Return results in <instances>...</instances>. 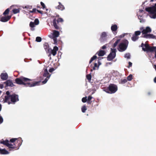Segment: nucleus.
I'll return each mask as SVG.
<instances>
[{
	"instance_id": "14",
	"label": "nucleus",
	"mask_w": 156,
	"mask_h": 156,
	"mask_svg": "<svg viewBox=\"0 0 156 156\" xmlns=\"http://www.w3.org/2000/svg\"><path fill=\"white\" fill-rule=\"evenodd\" d=\"M58 5L55 7V8L59 10L62 11L65 9L64 6L60 2L58 3Z\"/></svg>"
},
{
	"instance_id": "51",
	"label": "nucleus",
	"mask_w": 156,
	"mask_h": 156,
	"mask_svg": "<svg viewBox=\"0 0 156 156\" xmlns=\"http://www.w3.org/2000/svg\"><path fill=\"white\" fill-rule=\"evenodd\" d=\"M3 87V86L2 84H0V88L2 89Z\"/></svg>"
},
{
	"instance_id": "3",
	"label": "nucleus",
	"mask_w": 156,
	"mask_h": 156,
	"mask_svg": "<svg viewBox=\"0 0 156 156\" xmlns=\"http://www.w3.org/2000/svg\"><path fill=\"white\" fill-rule=\"evenodd\" d=\"M140 30L142 31V37L146 38H156V37L153 34H147L148 33L151 32V29L149 27H146L145 29H143V27H140Z\"/></svg>"
},
{
	"instance_id": "49",
	"label": "nucleus",
	"mask_w": 156,
	"mask_h": 156,
	"mask_svg": "<svg viewBox=\"0 0 156 156\" xmlns=\"http://www.w3.org/2000/svg\"><path fill=\"white\" fill-rule=\"evenodd\" d=\"M106 46L105 45H104L102 47V48L103 49H104L106 48Z\"/></svg>"
},
{
	"instance_id": "10",
	"label": "nucleus",
	"mask_w": 156,
	"mask_h": 156,
	"mask_svg": "<svg viewBox=\"0 0 156 156\" xmlns=\"http://www.w3.org/2000/svg\"><path fill=\"white\" fill-rule=\"evenodd\" d=\"M58 50V47L55 46L54 47L53 49L52 50L51 49H49L48 50V52L49 54V55H51V54L53 56H55L57 53V51Z\"/></svg>"
},
{
	"instance_id": "31",
	"label": "nucleus",
	"mask_w": 156,
	"mask_h": 156,
	"mask_svg": "<svg viewBox=\"0 0 156 156\" xmlns=\"http://www.w3.org/2000/svg\"><path fill=\"white\" fill-rule=\"evenodd\" d=\"M132 79V75L130 74L127 77V80L128 81H130Z\"/></svg>"
},
{
	"instance_id": "33",
	"label": "nucleus",
	"mask_w": 156,
	"mask_h": 156,
	"mask_svg": "<svg viewBox=\"0 0 156 156\" xmlns=\"http://www.w3.org/2000/svg\"><path fill=\"white\" fill-rule=\"evenodd\" d=\"M92 98V97L91 96H89L87 98V103L89 104L90 103V101Z\"/></svg>"
},
{
	"instance_id": "45",
	"label": "nucleus",
	"mask_w": 156,
	"mask_h": 156,
	"mask_svg": "<svg viewBox=\"0 0 156 156\" xmlns=\"http://www.w3.org/2000/svg\"><path fill=\"white\" fill-rule=\"evenodd\" d=\"M36 11H37V10L36 9H33L32 10L30 11V12L31 13L35 12Z\"/></svg>"
},
{
	"instance_id": "30",
	"label": "nucleus",
	"mask_w": 156,
	"mask_h": 156,
	"mask_svg": "<svg viewBox=\"0 0 156 156\" xmlns=\"http://www.w3.org/2000/svg\"><path fill=\"white\" fill-rule=\"evenodd\" d=\"M9 8L7 9L5 11L3 12V14L4 15L8 14L9 13Z\"/></svg>"
},
{
	"instance_id": "22",
	"label": "nucleus",
	"mask_w": 156,
	"mask_h": 156,
	"mask_svg": "<svg viewBox=\"0 0 156 156\" xmlns=\"http://www.w3.org/2000/svg\"><path fill=\"white\" fill-rule=\"evenodd\" d=\"M98 55L99 56H103L105 53V52L104 51L100 50L97 53Z\"/></svg>"
},
{
	"instance_id": "46",
	"label": "nucleus",
	"mask_w": 156,
	"mask_h": 156,
	"mask_svg": "<svg viewBox=\"0 0 156 156\" xmlns=\"http://www.w3.org/2000/svg\"><path fill=\"white\" fill-rule=\"evenodd\" d=\"M54 41V44H55L57 43V38H53Z\"/></svg>"
},
{
	"instance_id": "4",
	"label": "nucleus",
	"mask_w": 156,
	"mask_h": 156,
	"mask_svg": "<svg viewBox=\"0 0 156 156\" xmlns=\"http://www.w3.org/2000/svg\"><path fill=\"white\" fill-rule=\"evenodd\" d=\"M145 9L148 12L150 18H156V3L152 7L146 8Z\"/></svg>"
},
{
	"instance_id": "42",
	"label": "nucleus",
	"mask_w": 156,
	"mask_h": 156,
	"mask_svg": "<svg viewBox=\"0 0 156 156\" xmlns=\"http://www.w3.org/2000/svg\"><path fill=\"white\" fill-rule=\"evenodd\" d=\"M41 4L42 6V7L43 9H44L45 7V6L44 4L42 2H41Z\"/></svg>"
},
{
	"instance_id": "24",
	"label": "nucleus",
	"mask_w": 156,
	"mask_h": 156,
	"mask_svg": "<svg viewBox=\"0 0 156 156\" xmlns=\"http://www.w3.org/2000/svg\"><path fill=\"white\" fill-rule=\"evenodd\" d=\"M53 25L55 28L56 29H58L59 28V27L57 25L56 23V20L54 19L53 21Z\"/></svg>"
},
{
	"instance_id": "9",
	"label": "nucleus",
	"mask_w": 156,
	"mask_h": 156,
	"mask_svg": "<svg viewBox=\"0 0 156 156\" xmlns=\"http://www.w3.org/2000/svg\"><path fill=\"white\" fill-rule=\"evenodd\" d=\"M43 76L44 77H46V78L44 80L42 81V83L45 84L47 82L51 76V75L49 74L48 72V70L46 69H44Z\"/></svg>"
},
{
	"instance_id": "43",
	"label": "nucleus",
	"mask_w": 156,
	"mask_h": 156,
	"mask_svg": "<svg viewBox=\"0 0 156 156\" xmlns=\"http://www.w3.org/2000/svg\"><path fill=\"white\" fill-rule=\"evenodd\" d=\"M127 34H127V33L124 34H123L120 35L119 37L122 38V37H124L125 35H127Z\"/></svg>"
},
{
	"instance_id": "47",
	"label": "nucleus",
	"mask_w": 156,
	"mask_h": 156,
	"mask_svg": "<svg viewBox=\"0 0 156 156\" xmlns=\"http://www.w3.org/2000/svg\"><path fill=\"white\" fill-rule=\"evenodd\" d=\"M54 70V69L53 68H51L49 69V72H53Z\"/></svg>"
},
{
	"instance_id": "20",
	"label": "nucleus",
	"mask_w": 156,
	"mask_h": 156,
	"mask_svg": "<svg viewBox=\"0 0 156 156\" xmlns=\"http://www.w3.org/2000/svg\"><path fill=\"white\" fill-rule=\"evenodd\" d=\"M4 83L6 84V86H7L12 87L13 86V84L12 81L10 80H8Z\"/></svg>"
},
{
	"instance_id": "21",
	"label": "nucleus",
	"mask_w": 156,
	"mask_h": 156,
	"mask_svg": "<svg viewBox=\"0 0 156 156\" xmlns=\"http://www.w3.org/2000/svg\"><path fill=\"white\" fill-rule=\"evenodd\" d=\"M8 142H9V141L8 140H4L3 139H2L0 141V143L1 144H3L4 145H5L6 146Z\"/></svg>"
},
{
	"instance_id": "53",
	"label": "nucleus",
	"mask_w": 156,
	"mask_h": 156,
	"mask_svg": "<svg viewBox=\"0 0 156 156\" xmlns=\"http://www.w3.org/2000/svg\"><path fill=\"white\" fill-rule=\"evenodd\" d=\"M154 81L155 83H156V77L154 79Z\"/></svg>"
},
{
	"instance_id": "29",
	"label": "nucleus",
	"mask_w": 156,
	"mask_h": 156,
	"mask_svg": "<svg viewBox=\"0 0 156 156\" xmlns=\"http://www.w3.org/2000/svg\"><path fill=\"white\" fill-rule=\"evenodd\" d=\"M97 58V56L96 55L94 56L90 59V62L89 63H91L93 60L96 59Z\"/></svg>"
},
{
	"instance_id": "18",
	"label": "nucleus",
	"mask_w": 156,
	"mask_h": 156,
	"mask_svg": "<svg viewBox=\"0 0 156 156\" xmlns=\"http://www.w3.org/2000/svg\"><path fill=\"white\" fill-rule=\"evenodd\" d=\"M59 35V33L58 31L56 30H53V37L56 38L58 37Z\"/></svg>"
},
{
	"instance_id": "38",
	"label": "nucleus",
	"mask_w": 156,
	"mask_h": 156,
	"mask_svg": "<svg viewBox=\"0 0 156 156\" xmlns=\"http://www.w3.org/2000/svg\"><path fill=\"white\" fill-rule=\"evenodd\" d=\"M63 21V20L62 18H59L57 20V22L58 23L62 22Z\"/></svg>"
},
{
	"instance_id": "15",
	"label": "nucleus",
	"mask_w": 156,
	"mask_h": 156,
	"mask_svg": "<svg viewBox=\"0 0 156 156\" xmlns=\"http://www.w3.org/2000/svg\"><path fill=\"white\" fill-rule=\"evenodd\" d=\"M0 76L1 79L3 80H6L8 78V74L6 73H2Z\"/></svg>"
},
{
	"instance_id": "23",
	"label": "nucleus",
	"mask_w": 156,
	"mask_h": 156,
	"mask_svg": "<svg viewBox=\"0 0 156 156\" xmlns=\"http://www.w3.org/2000/svg\"><path fill=\"white\" fill-rule=\"evenodd\" d=\"M7 146L9 147V148H15V144H14L13 145L10 144L9 143V142H8V144H7Z\"/></svg>"
},
{
	"instance_id": "36",
	"label": "nucleus",
	"mask_w": 156,
	"mask_h": 156,
	"mask_svg": "<svg viewBox=\"0 0 156 156\" xmlns=\"http://www.w3.org/2000/svg\"><path fill=\"white\" fill-rule=\"evenodd\" d=\"M35 25L34 22H30V26L31 27H35Z\"/></svg>"
},
{
	"instance_id": "44",
	"label": "nucleus",
	"mask_w": 156,
	"mask_h": 156,
	"mask_svg": "<svg viewBox=\"0 0 156 156\" xmlns=\"http://www.w3.org/2000/svg\"><path fill=\"white\" fill-rule=\"evenodd\" d=\"M3 119L1 116H0V124H1L3 122Z\"/></svg>"
},
{
	"instance_id": "8",
	"label": "nucleus",
	"mask_w": 156,
	"mask_h": 156,
	"mask_svg": "<svg viewBox=\"0 0 156 156\" xmlns=\"http://www.w3.org/2000/svg\"><path fill=\"white\" fill-rule=\"evenodd\" d=\"M111 52L108 55L107 59L108 61H111L112 60L115 56L116 51L115 49L111 48Z\"/></svg>"
},
{
	"instance_id": "13",
	"label": "nucleus",
	"mask_w": 156,
	"mask_h": 156,
	"mask_svg": "<svg viewBox=\"0 0 156 156\" xmlns=\"http://www.w3.org/2000/svg\"><path fill=\"white\" fill-rule=\"evenodd\" d=\"M144 11L142 10H140L137 12L138 17V19L140 20V22L141 23L144 21L142 18V15Z\"/></svg>"
},
{
	"instance_id": "2",
	"label": "nucleus",
	"mask_w": 156,
	"mask_h": 156,
	"mask_svg": "<svg viewBox=\"0 0 156 156\" xmlns=\"http://www.w3.org/2000/svg\"><path fill=\"white\" fill-rule=\"evenodd\" d=\"M6 94V96L5 97V99L4 100V102H7L8 104H10L11 101L12 103H14L19 100L18 96L17 95L15 94L12 95L10 94L9 91H7Z\"/></svg>"
},
{
	"instance_id": "17",
	"label": "nucleus",
	"mask_w": 156,
	"mask_h": 156,
	"mask_svg": "<svg viewBox=\"0 0 156 156\" xmlns=\"http://www.w3.org/2000/svg\"><path fill=\"white\" fill-rule=\"evenodd\" d=\"M101 64V63L99 61H98V63L96 62L94 63V66L93 68V69L94 70L98 69L99 66Z\"/></svg>"
},
{
	"instance_id": "19",
	"label": "nucleus",
	"mask_w": 156,
	"mask_h": 156,
	"mask_svg": "<svg viewBox=\"0 0 156 156\" xmlns=\"http://www.w3.org/2000/svg\"><path fill=\"white\" fill-rule=\"evenodd\" d=\"M118 29V26L116 24H112L111 27V30L112 32H115Z\"/></svg>"
},
{
	"instance_id": "25",
	"label": "nucleus",
	"mask_w": 156,
	"mask_h": 156,
	"mask_svg": "<svg viewBox=\"0 0 156 156\" xmlns=\"http://www.w3.org/2000/svg\"><path fill=\"white\" fill-rule=\"evenodd\" d=\"M12 12L14 14H16L20 12V9H14L12 10Z\"/></svg>"
},
{
	"instance_id": "55",
	"label": "nucleus",
	"mask_w": 156,
	"mask_h": 156,
	"mask_svg": "<svg viewBox=\"0 0 156 156\" xmlns=\"http://www.w3.org/2000/svg\"><path fill=\"white\" fill-rule=\"evenodd\" d=\"M101 58H98V59L99 60L101 59Z\"/></svg>"
},
{
	"instance_id": "11",
	"label": "nucleus",
	"mask_w": 156,
	"mask_h": 156,
	"mask_svg": "<svg viewBox=\"0 0 156 156\" xmlns=\"http://www.w3.org/2000/svg\"><path fill=\"white\" fill-rule=\"evenodd\" d=\"M141 34V32L140 31H137L135 32L134 34L132 37L131 39L133 41H135L137 40L138 38V36L140 35Z\"/></svg>"
},
{
	"instance_id": "28",
	"label": "nucleus",
	"mask_w": 156,
	"mask_h": 156,
	"mask_svg": "<svg viewBox=\"0 0 156 156\" xmlns=\"http://www.w3.org/2000/svg\"><path fill=\"white\" fill-rule=\"evenodd\" d=\"M22 8L23 9H31L32 8V6L31 5H27L25 6H22Z\"/></svg>"
},
{
	"instance_id": "5",
	"label": "nucleus",
	"mask_w": 156,
	"mask_h": 156,
	"mask_svg": "<svg viewBox=\"0 0 156 156\" xmlns=\"http://www.w3.org/2000/svg\"><path fill=\"white\" fill-rule=\"evenodd\" d=\"M128 42L127 40H125L119 45L118 50L120 51H123L125 50L127 47Z\"/></svg>"
},
{
	"instance_id": "40",
	"label": "nucleus",
	"mask_w": 156,
	"mask_h": 156,
	"mask_svg": "<svg viewBox=\"0 0 156 156\" xmlns=\"http://www.w3.org/2000/svg\"><path fill=\"white\" fill-rule=\"evenodd\" d=\"M87 100V97H84L82 98V101L83 102L85 103L86 102Z\"/></svg>"
},
{
	"instance_id": "39",
	"label": "nucleus",
	"mask_w": 156,
	"mask_h": 156,
	"mask_svg": "<svg viewBox=\"0 0 156 156\" xmlns=\"http://www.w3.org/2000/svg\"><path fill=\"white\" fill-rule=\"evenodd\" d=\"M17 139L16 138H12L10 140V141L12 143L14 142L15 141L17 140Z\"/></svg>"
},
{
	"instance_id": "58",
	"label": "nucleus",
	"mask_w": 156,
	"mask_h": 156,
	"mask_svg": "<svg viewBox=\"0 0 156 156\" xmlns=\"http://www.w3.org/2000/svg\"><path fill=\"white\" fill-rule=\"evenodd\" d=\"M1 92H2V91H0V94H1Z\"/></svg>"
},
{
	"instance_id": "27",
	"label": "nucleus",
	"mask_w": 156,
	"mask_h": 156,
	"mask_svg": "<svg viewBox=\"0 0 156 156\" xmlns=\"http://www.w3.org/2000/svg\"><path fill=\"white\" fill-rule=\"evenodd\" d=\"M87 108L85 106H83L81 108L82 112L84 113L87 110Z\"/></svg>"
},
{
	"instance_id": "32",
	"label": "nucleus",
	"mask_w": 156,
	"mask_h": 156,
	"mask_svg": "<svg viewBox=\"0 0 156 156\" xmlns=\"http://www.w3.org/2000/svg\"><path fill=\"white\" fill-rule=\"evenodd\" d=\"M124 57L125 58H126L127 59L130 58V54H129V53L126 54L125 55Z\"/></svg>"
},
{
	"instance_id": "54",
	"label": "nucleus",
	"mask_w": 156,
	"mask_h": 156,
	"mask_svg": "<svg viewBox=\"0 0 156 156\" xmlns=\"http://www.w3.org/2000/svg\"><path fill=\"white\" fill-rule=\"evenodd\" d=\"M2 108V107L1 105L0 104V111H1Z\"/></svg>"
},
{
	"instance_id": "37",
	"label": "nucleus",
	"mask_w": 156,
	"mask_h": 156,
	"mask_svg": "<svg viewBox=\"0 0 156 156\" xmlns=\"http://www.w3.org/2000/svg\"><path fill=\"white\" fill-rule=\"evenodd\" d=\"M87 80L89 81H90L91 78V76L90 75L88 74L87 75Z\"/></svg>"
},
{
	"instance_id": "56",
	"label": "nucleus",
	"mask_w": 156,
	"mask_h": 156,
	"mask_svg": "<svg viewBox=\"0 0 156 156\" xmlns=\"http://www.w3.org/2000/svg\"><path fill=\"white\" fill-rule=\"evenodd\" d=\"M154 1V0H151V2H153Z\"/></svg>"
},
{
	"instance_id": "48",
	"label": "nucleus",
	"mask_w": 156,
	"mask_h": 156,
	"mask_svg": "<svg viewBox=\"0 0 156 156\" xmlns=\"http://www.w3.org/2000/svg\"><path fill=\"white\" fill-rule=\"evenodd\" d=\"M155 49L153 51H154L155 52V57L156 58V47H155Z\"/></svg>"
},
{
	"instance_id": "35",
	"label": "nucleus",
	"mask_w": 156,
	"mask_h": 156,
	"mask_svg": "<svg viewBox=\"0 0 156 156\" xmlns=\"http://www.w3.org/2000/svg\"><path fill=\"white\" fill-rule=\"evenodd\" d=\"M36 41L37 42H40L41 41V38L40 37H37L36 39Z\"/></svg>"
},
{
	"instance_id": "6",
	"label": "nucleus",
	"mask_w": 156,
	"mask_h": 156,
	"mask_svg": "<svg viewBox=\"0 0 156 156\" xmlns=\"http://www.w3.org/2000/svg\"><path fill=\"white\" fill-rule=\"evenodd\" d=\"M108 90H104L105 92L110 94L114 93L117 90V87L115 85L113 84H110L108 87Z\"/></svg>"
},
{
	"instance_id": "7",
	"label": "nucleus",
	"mask_w": 156,
	"mask_h": 156,
	"mask_svg": "<svg viewBox=\"0 0 156 156\" xmlns=\"http://www.w3.org/2000/svg\"><path fill=\"white\" fill-rule=\"evenodd\" d=\"M141 47L142 48V49L145 51H153L155 49V47H150L149 45L146 43L145 44H143L142 43L141 44Z\"/></svg>"
},
{
	"instance_id": "12",
	"label": "nucleus",
	"mask_w": 156,
	"mask_h": 156,
	"mask_svg": "<svg viewBox=\"0 0 156 156\" xmlns=\"http://www.w3.org/2000/svg\"><path fill=\"white\" fill-rule=\"evenodd\" d=\"M107 33L103 32L101 34L100 39L101 41L102 42L107 40Z\"/></svg>"
},
{
	"instance_id": "34",
	"label": "nucleus",
	"mask_w": 156,
	"mask_h": 156,
	"mask_svg": "<svg viewBox=\"0 0 156 156\" xmlns=\"http://www.w3.org/2000/svg\"><path fill=\"white\" fill-rule=\"evenodd\" d=\"M34 23L35 25H37L39 23V21L38 19H36L35 20Z\"/></svg>"
},
{
	"instance_id": "50",
	"label": "nucleus",
	"mask_w": 156,
	"mask_h": 156,
	"mask_svg": "<svg viewBox=\"0 0 156 156\" xmlns=\"http://www.w3.org/2000/svg\"><path fill=\"white\" fill-rule=\"evenodd\" d=\"M129 67H131L132 66V63L130 62H129Z\"/></svg>"
},
{
	"instance_id": "41",
	"label": "nucleus",
	"mask_w": 156,
	"mask_h": 156,
	"mask_svg": "<svg viewBox=\"0 0 156 156\" xmlns=\"http://www.w3.org/2000/svg\"><path fill=\"white\" fill-rule=\"evenodd\" d=\"M121 81L122 83H124L127 82V80L126 79H124L123 80H122Z\"/></svg>"
},
{
	"instance_id": "52",
	"label": "nucleus",
	"mask_w": 156,
	"mask_h": 156,
	"mask_svg": "<svg viewBox=\"0 0 156 156\" xmlns=\"http://www.w3.org/2000/svg\"><path fill=\"white\" fill-rule=\"evenodd\" d=\"M37 11L38 12H39V13H41V14H42V12H41V11H40V10H37Z\"/></svg>"
},
{
	"instance_id": "1",
	"label": "nucleus",
	"mask_w": 156,
	"mask_h": 156,
	"mask_svg": "<svg viewBox=\"0 0 156 156\" xmlns=\"http://www.w3.org/2000/svg\"><path fill=\"white\" fill-rule=\"evenodd\" d=\"M30 79L23 77L16 79V83L19 84H23L30 87H34L39 85V82H35L31 83L30 82Z\"/></svg>"
},
{
	"instance_id": "26",
	"label": "nucleus",
	"mask_w": 156,
	"mask_h": 156,
	"mask_svg": "<svg viewBox=\"0 0 156 156\" xmlns=\"http://www.w3.org/2000/svg\"><path fill=\"white\" fill-rule=\"evenodd\" d=\"M120 41V39H118L115 41V42L114 43V44L113 45V48L115 49L114 48L115 47L117 46V45L118 44V43Z\"/></svg>"
},
{
	"instance_id": "57",
	"label": "nucleus",
	"mask_w": 156,
	"mask_h": 156,
	"mask_svg": "<svg viewBox=\"0 0 156 156\" xmlns=\"http://www.w3.org/2000/svg\"><path fill=\"white\" fill-rule=\"evenodd\" d=\"M31 30H34V29L33 28H31Z\"/></svg>"
},
{
	"instance_id": "16",
	"label": "nucleus",
	"mask_w": 156,
	"mask_h": 156,
	"mask_svg": "<svg viewBox=\"0 0 156 156\" xmlns=\"http://www.w3.org/2000/svg\"><path fill=\"white\" fill-rule=\"evenodd\" d=\"M11 18V16H7L2 17L1 18V21L2 22H6L8 21Z\"/></svg>"
}]
</instances>
